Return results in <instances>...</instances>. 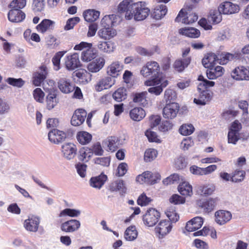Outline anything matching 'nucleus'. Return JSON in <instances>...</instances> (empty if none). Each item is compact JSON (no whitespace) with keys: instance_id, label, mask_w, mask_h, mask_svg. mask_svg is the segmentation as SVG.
Wrapping results in <instances>:
<instances>
[{"instance_id":"1","label":"nucleus","mask_w":249,"mask_h":249,"mask_svg":"<svg viewBox=\"0 0 249 249\" xmlns=\"http://www.w3.org/2000/svg\"><path fill=\"white\" fill-rule=\"evenodd\" d=\"M132 12L127 13L126 19L130 20L134 18L135 20H142L149 15L150 10L146 7L144 2L140 1L133 3L131 6Z\"/></svg>"},{"instance_id":"2","label":"nucleus","mask_w":249,"mask_h":249,"mask_svg":"<svg viewBox=\"0 0 249 249\" xmlns=\"http://www.w3.org/2000/svg\"><path fill=\"white\" fill-rule=\"evenodd\" d=\"M160 72L159 64L156 61L147 62L141 70V74L144 77H158Z\"/></svg>"},{"instance_id":"3","label":"nucleus","mask_w":249,"mask_h":249,"mask_svg":"<svg viewBox=\"0 0 249 249\" xmlns=\"http://www.w3.org/2000/svg\"><path fill=\"white\" fill-rule=\"evenodd\" d=\"M160 217V213L156 209L151 208L148 210L143 216L144 224L148 227H153L158 221Z\"/></svg>"},{"instance_id":"4","label":"nucleus","mask_w":249,"mask_h":249,"mask_svg":"<svg viewBox=\"0 0 249 249\" xmlns=\"http://www.w3.org/2000/svg\"><path fill=\"white\" fill-rule=\"evenodd\" d=\"M231 77L237 81L249 80V66H239L231 73Z\"/></svg>"},{"instance_id":"5","label":"nucleus","mask_w":249,"mask_h":249,"mask_svg":"<svg viewBox=\"0 0 249 249\" xmlns=\"http://www.w3.org/2000/svg\"><path fill=\"white\" fill-rule=\"evenodd\" d=\"M179 109V106L177 103L172 102L166 104L163 109V116L167 119H173L176 117Z\"/></svg>"},{"instance_id":"6","label":"nucleus","mask_w":249,"mask_h":249,"mask_svg":"<svg viewBox=\"0 0 249 249\" xmlns=\"http://www.w3.org/2000/svg\"><path fill=\"white\" fill-rule=\"evenodd\" d=\"M197 16L194 13L184 12V9H181L175 19L176 22H181L186 24H192L197 21Z\"/></svg>"},{"instance_id":"7","label":"nucleus","mask_w":249,"mask_h":249,"mask_svg":"<svg viewBox=\"0 0 249 249\" xmlns=\"http://www.w3.org/2000/svg\"><path fill=\"white\" fill-rule=\"evenodd\" d=\"M172 228V223L169 220H162L155 228V231L158 234V237L162 238L171 231Z\"/></svg>"},{"instance_id":"8","label":"nucleus","mask_w":249,"mask_h":249,"mask_svg":"<svg viewBox=\"0 0 249 249\" xmlns=\"http://www.w3.org/2000/svg\"><path fill=\"white\" fill-rule=\"evenodd\" d=\"M61 152L65 159L71 160L75 157L77 152V148L73 143L68 142L62 145Z\"/></svg>"},{"instance_id":"9","label":"nucleus","mask_w":249,"mask_h":249,"mask_svg":"<svg viewBox=\"0 0 249 249\" xmlns=\"http://www.w3.org/2000/svg\"><path fill=\"white\" fill-rule=\"evenodd\" d=\"M65 65L67 70L73 71L81 66L79 55L74 53L71 55H67L65 58Z\"/></svg>"},{"instance_id":"10","label":"nucleus","mask_w":249,"mask_h":249,"mask_svg":"<svg viewBox=\"0 0 249 249\" xmlns=\"http://www.w3.org/2000/svg\"><path fill=\"white\" fill-rule=\"evenodd\" d=\"M239 9L238 5L230 1L223 2L218 6V11L224 15H231L238 13Z\"/></svg>"},{"instance_id":"11","label":"nucleus","mask_w":249,"mask_h":249,"mask_svg":"<svg viewBox=\"0 0 249 249\" xmlns=\"http://www.w3.org/2000/svg\"><path fill=\"white\" fill-rule=\"evenodd\" d=\"M80 222L76 219H71L62 223L60 225V229L65 232H73L80 228Z\"/></svg>"},{"instance_id":"12","label":"nucleus","mask_w":249,"mask_h":249,"mask_svg":"<svg viewBox=\"0 0 249 249\" xmlns=\"http://www.w3.org/2000/svg\"><path fill=\"white\" fill-rule=\"evenodd\" d=\"M40 220L39 217L32 215L24 222V227L29 231L36 232L38 231Z\"/></svg>"},{"instance_id":"13","label":"nucleus","mask_w":249,"mask_h":249,"mask_svg":"<svg viewBox=\"0 0 249 249\" xmlns=\"http://www.w3.org/2000/svg\"><path fill=\"white\" fill-rule=\"evenodd\" d=\"M215 221L219 225H223L231 220L232 214L230 211L226 210H219L214 214Z\"/></svg>"},{"instance_id":"14","label":"nucleus","mask_w":249,"mask_h":249,"mask_svg":"<svg viewBox=\"0 0 249 249\" xmlns=\"http://www.w3.org/2000/svg\"><path fill=\"white\" fill-rule=\"evenodd\" d=\"M48 74V69L46 66L41 65L38 70L33 75V84L36 86H40L46 78Z\"/></svg>"},{"instance_id":"15","label":"nucleus","mask_w":249,"mask_h":249,"mask_svg":"<svg viewBox=\"0 0 249 249\" xmlns=\"http://www.w3.org/2000/svg\"><path fill=\"white\" fill-rule=\"evenodd\" d=\"M67 137L66 133L62 131L53 129L48 133L50 141L54 144H58L64 142Z\"/></svg>"},{"instance_id":"16","label":"nucleus","mask_w":249,"mask_h":249,"mask_svg":"<svg viewBox=\"0 0 249 249\" xmlns=\"http://www.w3.org/2000/svg\"><path fill=\"white\" fill-rule=\"evenodd\" d=\"M115 84V80L111 77L107 76L100 79L95 86L97 91H101L111 88Z\"/></svg>"},{"instance_id":"17","label":"nucleus","mask_w":249,"mask_h":249,"mask_svg":"<svg viewBox=\"0 0 249 249\" xmlns=\"http://www.w3.org/2000/svg\"><path fill=\"white\" fill-rule=\"evenodd\" d=\"M58 87L63 93L68 94L72 92L75 89L74 85L69 79L65 78H60L58 82Z\"/></svg>"},{"instance_id":"18","label":"nucleus","mask_w":249,"mask_h":249,"mask_svg":"<svg viewBox=\"0 0 249 249\" xmlns=\"http://www.w3.org/2000/svg\"><path fill=\"white\" fill-rule=\"evenodd\" d=\"M107 179V176L102 173L99 176L91 178L89 180V184L90 187L100 190L103 186Z\"/></svg>"},{"instance_id":"19","label":"nucleus","mask_w":249,"mask_h":249,"mask_svg":"<svg viewBox=\"0 0 249 249\" xmlns=\"http://www.w3.org/2000/svg\"><path fill=\"white\" fill-rule=\"evenodd\" d=\"M87 112L83 109H78L75 111L71 119V124L73 126H79L85 121Z\"/></svg>"},{"instance_id":"20","label":"nucleus","mask_w":249,"mask_h":249,"mask_svg":"<svg viewBox=\"0 0 249 249\" xmlns=\"http://www.w3.org/2000/svg\"><path fill=\"white\" fill-rule=\"evenodd\" d=\"M96 46L100 52L108 54L113 52L115 49L114 43L111 41H99Z\"/></svg>"},{"instance_id":"21","label":"nucleus","mask_w":249,"mask_h":249,"mask_svg":"<svg viewBox=\"0 0 249 249\" xmlns=\"http://www.w3.org/2000/svg\"><path fill=\"white\" fill-rule=\"evenodd\" d=\"M116 35V31L110 27H102L97 32L99 37L105 40H109Z\"/></svg>"},{"instance_id":"22","label":"nucleus","mask_w":249,"mask_h":249,"mask_svg":"<svg viewBox=\"0 0 249 249\" xmlns=\"http://www.w3.org/2000/svg\"><path fill=\"white\" fill-rule=\"evenodd\" d=\"M105 64V59L100 57L89 63L87 66V69L91 72H97L103 68Z\"/></svg>"},{"instance_id":"23","label":"nucleus","mask_w":249,"mask_h":249,"mask_svg":"<svg viewBox=\"0 0 249 249\" xmlns=\"http://www.w3.org/2000/svg\"><path fill=\"white\" fill-rule=\"evenodd\" d=\"M8 18L9 21L12 22H20L25 18V14L20 10L11 9L8 14Z\"/></svg>"},{"instance_id":"24","label":"nucleus","mask_w":249,"mask_h":249,"mask_svg":"<svg viewBox=\"0 0 249 249\" xmlns=\"http://www.w3.org/2000/svg\"><path fill=\"white\" fill-rule=\"evenodd\" d=\"M103 145L104 147H107V150L114 152L118 148L119 141L116 137H109L103 141Z\"/></svg>"},{"instance_id":"25","label":"nucleus","mask_w":249,"mask_h":249,"mask_svg":"<svg viewBox=\"0 0 249 249\" xmlns=\"http://www.w3.org/2000/svg\"><path fill=\"white\" fill-rule=\"evenodd\" d=\"M203 223V220L201 217H196L188 221L186 225L187 231L192 232L200 228Z\"/></svg>"},{"instance_id":"26","label":"nucleus","mask_w":249,"mask_h":249,"mask_svg":"<svg viewBox=\"0 0 249 249\" xmlns=\"http://www.w3.org/2000/svg\"><path fill=\"white\" fill-rule=\"evenodd\" d=\"M224 69L222 67L217 66L214 67L213 66L208 68V70L206 71V74L209 79H215L221 76L224 74Z\"/></svg>"},{"instance_id":"27","label":"nucleus","mask_w":249,"mask_h":249,"mask_svg":"<svg viewBox=\"0 0 249 249\" xmlns=\"http://www.w3.org/2000/svg\"><path fill=\"white\" fill-rule=\"evenodd\" d=\"M123 69V65L119 61H115L107 67V72L112 77H116L120 74Z\"/></svg>"},{"instance_id":"28","label":"nucleus","mask_w":249,"mask_h":249,"mask_svg":"<svg viewBox=\"0 0 249 249\" xmlns=\"http://www.w3.org/2000/svg\"><path fill=\"white\" fill-rule=\"evenodd\" d=\"M199 91V95L194 98V102L197 105H205L211 99V95L207 90H201Z\"/></svg>"},{"instance_id":"29","label":"nucleus","mask_w":249,"mask_h":249,"mask_svg":"<svg viewBox=\"0 0 249 249\" xmlns=\"http://www.w3.org/2000/svg\"><path fill=\"white\" fill-rule=\"evenodd\" d=\"M54 24L55 22L53 21L45 19L36 26V29L39 32L44 33L47 31L53 30Z\"/></svg>"},{"instance_id":"30","label":"nucleus","mask_w":249,"mask_h":249,"mask_svg":"<svg viewBox=\"0 0 249 249\" xmlns=\"http://www.w3.org/2000/svg\"><path fill=\"white\" fill-rule=\"evenodd\" d=\"M47 108L51 110L54 108L59 103V99L57 97V94L54 92H50L46 97Z\"/></svg>"},{"instance_id":"31","label":"nucleus","mask_w":249,"mask_h":249,"mask_svg":"<svg viewBox=\"0 0 249 249\" xmlns=\"http://www.w3.org/2000/svg\"><path fill=\"white\" fill-rule=\"evenodd\" d=\"M215 62L218 63V56L214 53H208L202 60V63L206 68L213 67Z\"/></svg>"},{"instance_id":"32","label":"nucleus","mask_w":249,"mask_h":249,"mask_svg":"<svg viewBox=\"0 0 249 249\" xmlns=\"http://www.w3.org/2000/svg\"><path fill=\"white\" fill-rule=\"evenodd\" d=\"M73 76L77 77L79 82L83 84H87L91 80V74L85 70L81 69L75 71Z\"/></svg>"},{"instance_id":"33","label":"nucleus","mask_w":249,"mask_h":249,"mask_svg":"<svg viewBox=\"0 0 249 249\" xmlns=\"http://www.w3.org/2000/svg\"><path fill=\"white\" fill-rule=\"evenodd\" d=\"M167 12V8L164 4L157 5L153 11L152 16L156 19H160L163 18Z\"/></svg>"},{"instance_id":"34","label":"nucleus","mask_w":249,"mask_h":249,"mask_svg":"<svg viewBox=\"0 0 249 249\" xmlns=\"http://www.w3.org/2000/svg\"><path fill=\"white\" fill-rule=\"evenodd\" d=\"M215 189L214 185L205 184L198 186L197 188V192L202 196H209L213 193Z\"/></svg>"},{"instance_id":"35","label":"nucleus","mask_w":249,"mask_h":249,"mask_svg":"<svg viewBox=\"0 0 249 249\" xmlns=\"http://www.w3.org/2000/svg\"><path fill=\"white\" fill-rule=\"evenodd\" d=\"M130 118L135 121H140L145 116V111L141 107H137L130 111Z\"/></svg>"},{"instance_id":"36","label":"nucleus","mask_w":249,"mask_h":249,"mask_svg":"<svg viewBox=\"0 0 249 249\" xmlns=\"http://www.w3.org/2000/svg\"><path fill=\"white\" fill-rule=\"evenodd\" d=\"M179 33L182 35L191 38H197L200 36V31L194 28H183L180 29Z\"/></svg>"},{"instance_id":"37","label":"nucleus","mask_w":249,"mask_h":249,"mask_svg":"<svg viewBox=\"0 0 249 249\" xmlns=\"http://www.w3.org/2000/svg\"><path fill=\"white\" fill-rule=\"evenodd\" d=\"M239 58L238 53H222L218 56V63L221 65L226 64L229 61H231Z\"/></svg>"},{"instance_id":"38","label":"nucleus","mask_w":249,"mask_h":249,"mask_svg":"<svg viewBox=\"0 0 249 249\" xmlns=\"http://www.w3.org/2000/svg\"><path fill=\"white\" fill-rule=\"evenodd\" d=\"M100 16V12L94 9H88L83 13L84 19L87 22H93L96 20Z\"/></svg>"},{"instance_id":"39","label":"nucleus","mask_w":249,"mask_h":249,"mask_svg":"<svg viewBox=\"0 0 249 249\" xmlns=\"http://www.w3.org/2000/svg\"><path fill=\"white\" fill-rule=\"evenodd\" d=\"M158 85L161 86L163 89L168 85V81L158 76L150 80H147L144 82V85L145 86H156Z\"/></svg>"},{"instance_id":"40","label":"nucleus","mask_w":249,"mask_h":249,"mask_svg":"<svg viewBox=\"0 0 249 249\" xmlns=\"http://www.w3.org/2000/svg\"><path fill=\"white\" fill-rule=\"evenodd\" d=\"M133 3H130V0H124L119 4L118 6V11L120 13H125V18H126V16L127 13L130 12L132 13V9L131 6Z\"/></svg>"},{"instance_id":"41","label":"nucleus","mask_w":249,"mask_h":249,"mask_svg":"<svg viewBox=\"0 0 249 249\" xmlns=\"http://www.w3.org/2000/svg\"><path fill=\"white\" fill-rule=\"evenodd\" d=\"M197 205L199 207L204 209L205 212L212 211L214 207V200L213 199H209L207 200H199L197 202Z\"/></svg>"},{"instance_id":"42","label":"nucleus","mask_w":249,"mask_h":249,"mask_svg":"<svg viewBox=\"0 0 249 249\" xmlns=\"http://www.w3.org/2000/svg\"><path fill=\"white\" fill-rule=\"evenodd\" d=\"M178 190L183 196H190L193 194L192 186L186 181L182 182L178 185Z\"/></svg>"},{"instance_id":"43","label":"nucleus","mask_w":249,"mask_h":249,"mask_svg":"<svg viewBox=\"0 0 249 249\" xmlns=\"http://www.w3.org/2000/svg\"><path fill=\"white\" fill-rule=\"evenodd\" d=\"M138 236V231L135 226H130L125 230L124 234V238L127 241H133Z\"/></svg>"},{"instance_id":"44","label":"nucleus","mask_w":249,"mask_h":249,"mask_svg":"<svg viewBox=\"0 0 249 249\" xmlns=\"http://www.w3.org/2000/svg\"><path fill=\"white\" fill-rule=\"evenodd\" d=\"M96 56V54L92 49V47H88L82 52L81 59L84 62H89L94 59Z\"/></svg>"},{"instance_id":"45","label":"nucleus","mask_w":249,"mask_h":249,"mask_svg":"<svg viewBox=\"0 0 249 249\" xmlns=\"http://www.w3.org/2000/svg\"><path fill=\"white\" fill-rule=\"evenodd\" d=\"M116 16L115 15H106L101 19V25L102 27L112 28L116 22Z\"/></svg>"},{"instance_id":"46","label":"nucleus","mask_w":249,"mask_h":249,"mask_svg":"<svg viewBox=\"0 0 249 249\" xmlns=\"http://www.w3.org/2000/svg\"><path fill=\"white\" fill-rule=\"evenodd\" d=\"M198 80L201 82L198 85L197 90L201 91V90H207L206 89L210 87L214 86L215 83L213 81H210L205 79L202 75H199L198 77Z\"/></svg>"},{"instance_id":"47","label":"nucleus","mask_w":249,"mask_h":249,"mask_svg":"<svg viewBox=\"0 0 249 249\" xmlns=\"http://www.w3.org/2000/svg\"><path fill=\"white\" fill-rule=\"evenodd\" d=\"M109 190L112 192L119 191L122 193H124L126 188L123 180H117L110 183Z\"/></svg>"},{"instance_id":"48","label":"nucleus","mask_w":249,"mask_h":249,"mask_svg":"<svg viewBox=\"0 0 249 249\" xmlns=\"http://www.w3.org/2000/svg\"><path fill=\"white\" fill-rule=\"evenodd\" d=\"M112 96L117 102H121L126 98V89L124 88H119L113 93Z\"/></svg>"},{"instance_id":"49","label":"nucleus","mask_w":249,"mask_h":249,"mask_svg":"<svg viewBox=\"0 0 249 249\" xmlns=\"http://www.w3.org/2000/svg\"><path fill=\"white\" fill-rule=\"evenodd\" d=\"M93 156V151L90 148H83L79 151V159L85 162L88 161Z\"/></svg>"},{"instance_id":"50","label":"nucleus","mask_w":249,"mask_h":249,"mask_svg":"<svg viewBox=\"0 0 249 249\" xmlns=\"http://www.w3.org/2000/svg\"><path fill=\"white\" fill-rule=\"evenodd\" d=\"M77 139L79 143L84 145L89 143L91 141L92 136L87 132L82 131L77 134Z\"/></svg>"},{"instance_id":"51","label":"nucleus","mask_w":249,"mask_h":249,"mask_svg":"<svg viewBox=\"0 0 249 249\" xmlns=\"http://www.w3.org/2000/svg\"><path fill=\"white\" fill-rule=\"evenodd\" d=\"M81 211L77 209L66 208L62 211L59 214L60 217L69 216L72 217H76L81 214Z\"/></svg>"},{"instance_id":"52","label":"nucleus","mask_w":249,"mask_h":249,"mask_svg":"<svg viewBox=\"0 0 249 249\" xmlns=\"http://www.w3.org/2000/svg\"><path fill=\"white\" fill-rule=\"evenodd\" d=\"M190 61L191 59L189 57L185 58L183 61L177 60L174 64V67L176 71L179 72L182 71L190 64Z\"/></svg>"},{"instance_id":"53","label":"nucleus","mask_w":249,"mask_h":249,"mask_svg":"<svg viewBox=\"0 0 249 249\" xmlns=\"http://www.w3.org/2000/svg\"><path fill=\"white\" fill-rule=\"evenodd\" d=\"M195 131V127L191 124H184L179 128V132L182 135L187 136L192 134Z\"/></svg>"},{"instance_id":"54","label":"nucleus","mask_w":249,"mask_h":249,"mask_svg":"<svg viewBox=\"0 0 249 249\" xmlns=\"http://www.w3.org/2000/svg\"><path fill=\"white\" fill-rule=\"evenodd\" d=\"M246 172L242 170H235L231 175V181L234 182L242 181L245 177Z\"/></svg>"},{"instance_id":"55","label":"nucleus","mask_w":249,"mask_h":249,"mask_svg":"<svg viewBox=\"0 0 249 249\" xmlns=\"http://www.w3.org/2000/svg\"><path fill=\"white\" fill-rule=\"evenodd\" d=\"M157 155L158 152L156 150L150 148L145 152L144 159L146 162H150L157 157Z\"/></svg>"},{"instance_id":"56","label":"nucleus","mask_w":249,"mask_h":249,"mask_svg":"<svg viewBox=\"0 0 249 249\" xmlns=\"http://www.w3.org/2000/svg\"><path fill=\"white\" fill-rule=\"evenodd\" d=\"M6 82L9 85L18 88L23 87L25 84V81L20 78L16 79L9 77L6 80Z\"/></svg>"},{"instance_id":"57","label":"nucleus","mask_w":249,"mask_h":249,"mask_svg":"<svg viewBox=\"0 0 249 249\" xmlns=\"http://www.w3.org/2000/svg\"><path fill=\"white\" fill-rule=\"evenodd\" d=\"M177 97L176 92L171 89H167L165 90L164 94V99L166 103L168 101H174Z\"/></svg>"},{"instance_id":"58","label":"nucleus","mask_w":249,"mask_h":249,"mask_svg":"<svg viewBox=\"0 0 249 249\" xmlns=\"http://www.w3.org/2000/svg\"><path fill=\"white\" fill-rule=\"evenodd\" d=\"M26 4V0H13L10 4L9 7L12 9H19L23 8Z\"/></svg>"},{"instance_id":"59","label":"nucleus","mask_w":249,"mask_h":249,"mask_svg":"<svg viewBox=\"0 0 249 249\" xmlns=\"http://www.w3.org/2000/svg\"><path fill=\"white\" fill-rule=\"evenodd\" d=\"M66 52H58L52 58V62L54 66V70L58 71L60 69V59L64 55Z\"/></svg>"},{"instance_id":"60","label":"nucleus","mask_w":249,"mask_h":249,"mask_svg":"<svg viewBox=\"0 0 249 249\" xmlns=\"http://www.w3.org/2000/svg\"><path fill=\"white\" fill-rule=\"evenodd\" d=\"M222 13L220 12V11H219L218 10L217 11L216 10L211 11L210 16L211 19L213 23L218 24L222 21Z\"/></svg>"},{"instance_id":"61","label":"nucleus","mask_w":249,"mask_h":249,"mask_svg":"<svg viewBox=\"0 0 249 249\" xmlns=\"http://www.w3.org/2000/svg\"><path fill=\"white\" fill-rule=\"evenodd\" d=\"M93 161L95 164L107 167L110 164V159L109 157L95 158Z\"/></svg>"},{"instance_id":"62","label":"nucleus","mask_w":249,"mask_h":249,"mask_svg":"<svg viewBox=\"0 0 249 249\" xmlns=\"http://www.w3.org/2000/svg\"><path fill=\"white\" fill-rule=\"evenodd\" d=\"M179 179L180 177L178 174H173L164 179L162 182L164 185H167L168 184L178 183V181L179 180Z\"/></svg>"},{"instance_id":"63","label":"nucleus","mask_w":249,"mask_h":249,"mask_svg":"<svg viewBox=\"0 0 249 249\" xmlns=\"http://www.w3.org/2000/svg\"><path fill=\"white\" fill-rule=\"evenodd\" d=\"M79 21L80 18L79 17H74L68 19L67 21L66 25L64 26L65 30H70L72 29Z\"/></svg>"},{"instance_id":"64","label":"nucleus","mask_w":249,"mask_h":249,"mask_svg":"<svg viewBox=\"0 0 249 249\" xmlns=\"http://www.w3.org/2000/svg\"><path fill=\"white\" fill-rule=\"evenodd\" d=\"M33 96L36 101L42 103L44 100V93L40 88H36L33 91Z\"/></svg>"}]
</instances>
